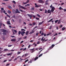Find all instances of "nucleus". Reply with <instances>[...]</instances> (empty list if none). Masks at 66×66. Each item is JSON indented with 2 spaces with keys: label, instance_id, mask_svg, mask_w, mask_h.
<instances>
[{
  "label": "nucleus",
  "instance_id": "obj_1",
  "mask_svg": "<svg viewBox=\"0 0 66 66\" xmlns=\"http://www.w3.org/2000/svg\"><path fill=\"white\" fill-rule=\"evenodd\" d=\"M19 7H20V8H21V9H24V10H26V9H27L26 8H25V7L20 5H19Z\"/></svg>",
  "mask_w": 66,
  "mask_h": 66
},
{
  "label": "nucleus",
  "instance_id": "obj_2",
  "mask_svg": "<svg viewBox=\"0 0 66 66\" xmlns=\"http://www.w3.org/2000/svg\"><path fill=\"white\" fill-rule=\"evenodd\" d=\"M55 9V8L54 7H52L51 10V12L52 13H53V12H54V11Z\"/></svg>",
  "mask_w": 66,
  "mask_h": 66
},
{
  "label": "nucleus",
  "instance_id": "obj_3",
  "mask_svg": "<svg viewBox=\"0 0 66 66\" xmlns=\"http://www.w3.org/2000/svg\"><path fill=\"white\" fill-rule=\"evenodd\" d=\"M0 32H3L6 33V30L4 29H0Z\"/></svg>",
  "mask_w": 66,
  "mask_h": 66
},
{
  "label": "nucleus",
  "instance_id": "obj_4",
  "mask_svg": "<svg viewBox=\"0 0 66 66\" xmlns=\"http://www.w3.org/2000/svg\"><path fill=\"white\" fill-rule=\"evenodd\" d=\"M27 16L29 17L30 18V19H32V15L31 14H27Z\"/></svg>",
  "mask_w": 66,
  "mask_h": 66
},
{
  "label": "nucleus",
  "instance_id": "obj_5",
  "mask_svg": "<svg viewBox=\"0 0 66 66\" xmlns=\"http://www.w3.org/2000/svg\"><path fill=\"white\" fill-rule=\"evenodd\" d=\"M54 46H55V45H54V44H52V45L50 47V49H52V48H53Z\"/></svg>",
  "mask_w": 66,
  "mask_h": 66
},
{
  "label": "nucleus",
  "instance_id": "obj_6",
  "mask_svg": "<svg viewBox=\"0 0 66 66\" xmlns=\"http://www.w3.org/2000/svg\"><path fill=\"white\" fill-rule=\"evenodd\" d=\"M38 2L39 3H44V2L43 1H42V0H39L38 1Z\"/></svg>",
  "mask_w": 66,
  "mask_h": 66
},
{
  "label": "nucleus",
  "instance_id": "obj_7",
  "mask_svg": "<svg viewBox=\"0 0 66 66\" xmlns=\"http://www.w3.org/2000/svg\"><path fill=\"white\" fill-rule=\"evenodd\" d=\"M53 19H51V20L48 21V22H51V21H52V22L53 23V22H54V21L52 20Z\"/></svg>",
  "mask_w": 66,
  "mask_h": 66
},
{
  "label": "nucleus",
  "instance_id": "obj_8",
  "mask_svg": "<svg viewBox=\"0 0 66 66\" xmlns=\"http://www.w3.org/2000/svg\"><path fill=\"white\" fill-rule=\"evenodd\" d=\"M34 32H35V31H34V30H33V29L32 31H31L30 32L29 34H32V33H33Z\"/></svg>",
  "mask_w": 66,
  "mask_h": 66
},
{
  "label": "nucleus",
  "instance_id": "obj_9",
  "mask_svg": "<svg viewBox=\"0 0 66 66\" xmlns=\"http://www.w3.org/2000/svg\"><path fill=\"white\" fill-rule=\"evenodd\" d=\"M25 33H26L25 32L23 31L21 33V35H22V36H24V35H23V34H25Z\"/></svg>",
  "mask_w": 66,
  "mask_h": 66
},
{
  "label": "nucleus",
  "instance_id": "obj_10",
  "mask_svg": "<svg viewBox=\"0 0 66 66\" xmlns=\"http://www.w3.org/2000/svg\"><path fill=\"white\" fill-rule=\"evenodd\" d=\"M7 24H9V25H11V24L10 23V21H7Z\"/></svg>",
  "mask_w": 66,
  "mask_h": 66
},
{
  "label": "nucleus",
  "instance_id": "obj_11",
  "mask_svg": "<svg viewBox=\"0 0 66 66\" xmlns=\"http://www.w3.org/2000/svg\"><path fill=\"white\" fill-rule=\"evenodd\" d=\"M44 22V21H43L42 22H40L38 24V25H41L42 24H43V23Z\"/></svg>",
  "mask_w": 66,
  "mask_h": 66
},
{
  "label": "nucleus",
  "instance_id": "obj_12",
  "mask_svg": "<svg viewBox=\"0 0 66 66\" xmlns=\"http://www.w3.org/2000/svg\"><path fill=\"white\" fill-rule=\"evenodd\" d=\"M19 57H20V56H19L17 57L16 58H15L13 60L14 61H16L17 60V59L19 58Z\"/></svg>",
  "mask_w": 66,
  "mask_h": 66
},
{
  "label": "nucleus",
  "instance_id": "obj_13",
  "mask_svg": "<svg viewBox=\"0 0 66 66\" xmlns=\"http://www.w3.org/2000/svg\"><path fill=\"white\" fill-rule=\"evenodd\" d=\"M51 11H50V9H49L48 11H47V13H50V14H51Z\"/></svg>",
  "mask_w": 66,
  "mask_h": 66
},
{
  "label": "nucleus",
  "instance_id": "obj_14",
  "mask_svg": "<svg viewBox=\"0 0 66 66\" xmlns=\"http://www.w3.org/2000/svg\"><path fill=\"white\" fill-rule=\"evenodd\" d=\"M4 51H9V50L8 49H5L4 50Z\"/></svg>",
  "mask_w": 66,
  "mask_h": 66
},
{
  "label": "nucleus",
  "instance_id": "obj_15",
  "mask_svg": "<svg viewBox=\"0 0 66 66\" xmlns=\"http://www.w3.org/2000/svg\"><path fill=\"white\" fill-rule=\"evenodd\" d=\"M38 59V57H36L35 58L34 61H36Z\"/></svg>",
  "mask_w": 66,
  "mask_h": 66
},
{
  "label": "nucleus",
  "instance_id": "obj_16",
  "mask_svg": "<svg viewBox=\"0 0 66 66\" xmlns=\"http://www.w3.org/2000/svg\"><path fill=\"white\" fill-rule=\"evenodd\" d=\"M8 7L10 9H12V7L10 5L8 6Z\"/></svg>",
  "mask_w": 66,
  "mask_h": 66
},
{
  "label": "nucleus",
  "instance_id": "obj_17",
  "mask_svg": "<svg viewBox=\"0 0 66 66\" xmlns=\"http://www.w3.org/2000/svg\"><path fill=\"white\" fill-rule=\"evenodd\" d=\"M65 29H66V28L65 27H63L62 28V31H64V30H65Z\"/></svg>",
  "mask_w": 66,
  "mask_h": 66
},
{
  "label": "nucleus",
  "instance_id": "obj_18",
  "mask_svg": "<svg viewBox=\"0 0 66 66\" xmlns=\"http://www.w3.org/2000/svg\"><path fill=\"white\" fill-rule=\"evenodd\" d=\"M28 33H29V31H27L26 32L25 34H26V35H27L28 34Z\"/></svg>",
  "mask_w": 66,
  "mask_h": 66
},
{
  "label": "nucleus",
  "instance_id": "obj_19",
  "mask_svg": "<svg viewBox=\"0 0 66 66\" xmlns=\"http://www.w3.org/2000/svg\"><path fill=\"white\" fill-rule=\"evenodd\" d=\"M42 55H43V53L39 55V56H38L39 57H40V56H42Z\"/></svg>",
  "mask_w": 66,
  "mask_h": 66
},
{
  "label": "nucleus",
  "instance_id": "obj_20",
  "mask_svg": "<svg viewBox=\"0 0 66 66\" xmlns=\"http://www.w3.org/2000/svg\"><path fill=\"white\" fill-rule=\"evenodd\" d=\"M13 54L12 53H8L7 54V55H8V56L9 55H11V54Z\"/></svg>",
  "mask_w": 66,
  "mask_h": 66
},
{
  "label": "nucleus",
  "instance_id": "obj_21",
  "mask_svg": "<svg viewBox=\"0 0 66 66\" xmlns=\"http://www.w3.org/2000/svg\"><path fill=\"white\" fill-rule=\"evenodd\" d=\"M21 31H19L18 32V34L19 35H20V34H21Z\"/></svg>",
  "mask_w": 66,
  "mask_h": 66
},
{
  "label": "nucleus",
  "instance_id": "obj_22",
  "mask_svg": "<svg viewBox=\"0 0 66 66\" xmlns=\"http://www.w3.org/2000/svg\"><path fill=\"white\" fill-rule=\"evenodd\" d=\"M15 40H16V39H11V42H13L14 41H15Z\"/></svg>",
  "mask_w": 66,
  "mask_h": 66
},
{
  "label": "nucleus",
  "instance_id": "obj_23",
  "mask_svg": "<svg viewBox=\"0 0 66 66\" xmlns=\"http://www.w3.org/2000/svg\"><path fill=\"white\" fill-rule=\"evenodd\" d=\"M21 53V52H18L17 53V54H18H18H20Z\"/></svg>",
  "mask_w": 66,
  "mask_h": 66
},
{
  "label": "nucleus",
  "instance_id": "obj_24",
  "mask_svg": "<svg viewBox=\"0 0 66 66\" xmlns=\"http://www.w3.org/2000/svg\"><path fill=\"white\" fill-rule=\"evenodd\" d=\"M8 12L9 13V14H11V11H10V10H8Z\"/></svg>",
  "mask_w": 66,
  "mask_h": 66
},
{
  "label": "nucleus",
  "instance_id": "obj_25",
  "mask_svg": "<svg viewBox=\"0 0 66 66\" xmlns=\"http://www.w3.org/2000/svg\"><path fill=\"white\" fill-rule=\"evenodd\" d=\"M38 27L37 26H36V27H35L33 29V30H35V29L36 28H37Z\"/></svg>",
  "mask_w": 66,
  "mask_h": 66
},
{
  "label": "nucleus",
  "instance_id": "obj_26",
  "mask_svg": "<svg viewBox=\"0 0 66 66\" xmlns=\"http://www.w3.org/2000/svg\"><path fill=\"white\" fill-rule=\"evenodd\" d=\"M38 34H39V32H38L36 33V35L37 36H38Z\"/></svg>",
  "mask_w": 66,
  "mask_h": 66
},
{
  "label": "nucleus",
  "instance_id": "obj_27",
  "mask_svg": "<svg viewBox=\"0 0 66 66\" xmlns=\"http://www.w3.org/2000/svg\"><path fill=\"white\" fill-rule=\"evenodd\" d=\"M28 61H29V59H27V60H26L24 62V63H26V62H28Z\"/></svg>",
  "mask_w": 66,
  "mask_h": 66
},
{
  "label": "nucleus",
  "instance_id": "obj_28",
  "mask_svg": "<svg viewBox=\"0 0 66 66\" xmlns=\"http://www.w3.org/2000/svg\"><path fill=\"white\" fill-rule=\"evenodd\" d=\"M40 7V6L38 5H37L36 6H35V7Z\"/></svg>",
  "mask_w": 66,
  "mask_h": 66
},
{
  "label": "nucleus",
  "instance_id": "obj_29",
  "mask_svg": "<svg viewBox=\"0 0 66 66\" xmlns=\"http://www.w3.org/2000/svg\"><path fill=\"white\" fill-rule=\"evenodd\" d=\"M15 13H20V12L19 11H15Z\"/></svg>",
  "mask_w": 66,
  "mask_h": 66
},
{
  "label": "nucleus",
  "instance_id": "obj_30",
  "mask_svg": "<svg viewBox=\"0 0 66 66\" xmlns=\"http://www.w3.org/2000/svg\"><path fill=\"white\" fill-rule=\"evenodd\" d=\"M61 23V20H59L58 22L57 23L58 24H59V23Z\"/></svg>",
  "mask_w": 66,
  "mask_h": 66
},
{
  "label": "nucleus",
  "instance_id": "obj_31",
  "mask_svg": "<svg viewBox=\"0 0 66 66\" xmlns=\"http://www.w3.org/2000/svg\"><path fill=\"white\" fill-rule=\"evenodd\" d=\"M58 21H59V20H56L55 21V23H56L58 22Z\"/></svg>",
  "mask_w": 66,
  "mask_h": 66
},
{
  "label": "nucleus",
  "instance_id": "obj_32",
  "mask_svg": "<svg viewBox=\"0 0 66 66\" xmlns=\"http://www.w3.org/2000/svg\"><path fill=\"white\" fill-rule=\"evenodd\" d=\"M8 17H9V18H11V16L9 15V14H7L6 15Z\"/></svg>",
  "mask_w": 66,
  "mask_h": 66
},
{
  "label": "nucleus",
  "instance_id": "obj_33",
  "mask_svg": "<svg viewBox=\"0 0 66 66\" xmlns=\"http://www.w3.org/2000/svg\"><path fill=\"white\" fill-rule=\"evenodd\" d=\"M37 16H38V17H40V15H39V14H37Z\"/></svg>",
  "mask_w": 66,
  "mask_h": 66
},
{
  "label": "nucleus",
  "instance_id": "obj_34",
  "mask_svg": "<svg viewBox=\"0 0 66 66\" xmlns=\"http://www.w3.org/2000/svg\"><path fill=\"white\" fill-rule=\"evenodd\" d=\"M21 31H26V30L23 29H21Z\"/></svg>",
  "mask_w": 66,
  "mask_h": 66
},
{
  "label": "nucleus",
  "instance_id": "obj_35",
  "mask_svg": "<svg viewBox=\"0 0 66 66\" xmlns=\"http://www.w3.org/2000/svg\"><path fill=\"white\" fill-rule=\"evenodd\" d=\"M34 9H35L34 8H33V7L31 9V11H33V10H34Z\"/></svg>",
  "mask_w": 66,
  "mask_h": 66
},
{
  "label": "nucleus",
  "instance_id": "obj_36",
  "mask_svg": "<svg viewBox=\"0 0 66 66\" xmlns=\"http://www.w3.org/2000/svg\"><path fill=\"white\" fill-rule=\"evenodd\" d=\"M19 9L20 10L19 11H20V12H23V11L22 10H21V9L19 8Z\"/></svg>",
  "mask_w": 66,
  "mask_h": 66
},
{
  "label": "nucleus",
  "instance_id": "obj_37",
  "mask_svg": "<svg viewBox=\"0 0 66 66\" xmlns=\"http://www.w3.org/2000/svg\"><path fill=\"white\" fill-rule=\"evenodd\" d=\"M32 24L33 26H35V25H36V23L35 22H34L32 23Z\"/></svg>",
  "mask_w": 66,
  "mask_h": 66
},
{
  "label": "nucleus",
  "instance_id": "obj_38",
  "mask_svg": "<svg viewBox=\"0 0 66 66\" xmlns=\"http://www.w3.org/2000/svg\"><path fill=\"white\" fill-rule=\"evenodd\" d=\"M12 45H8V47H12Z\"/></svg>",
  "mask_w": 66,
  "mask_h": 66
},
{
  "label": "nucleus",
  "instance_id": "obj_39",
  "mask_svg": "<svg viewBox=\"0 0 66 66\" xmlns=\"http://www.w3.org/2000/svg\"><path fill=\"white\" fill-rule=\"evenodd\" d=\"M62 41V40H61L59 43H57V44H59V43H60Z\"/></svg>",
  "mask_w": 66,
  "mask_h": 66
},
{
  "label": "nucleus",
  "instance_id": "obj_40",
  "mask_svg": "<svg viewBox=\"0 0 66 66\" xmlns=\"http://www.w3.org/2000/svg\"><path fill=\"white\" fill-rule=\"evenodd\" d=\"M45 13H47V10L46 9L45 10Z\"/></svg>",
  "mask_w": 66,
  "mask_h": 66
},
{
  "label": "nucleus",
  "instance_id": "obj_41",
  "mask_svg": "<svg viewBox=\"0 0 66 66\" xmlns=\"http://www.w3.org/2000/svg\"><path fill=\"white\" fill-rule=\"evenodd\" d=\"M28 63H32V61H28Z\"/></svg>",
  "mask_w": 66,
  "mask_h": 66
},
{
  "label": "nucleus",
  "instance_id": "obj_42",
  "mask_svg": "<svg viewBox=\"0 0 66 66\" xmlns=\"http://www.w3.org/2000/svg\"><path fill=\"white\" fill-rule=\"evenodd\" d=\"M14 32H15V33H17V31L16 30H14Z\"/></svg>",
  "mask_w": 66,
  "mask_h": 66
},
{
  "label": "nucleus",
  "instance_id": "obj_43",
  "mask_svg": "<svg viewBox=\"0 0 66 66\" xmlns=\"http://www.w3.org/2000/svg\"><path fill=\"white\" fill-rule=\"evenodd\" d=\"M44 32H42L41 34V35H42V36H43V35H44Z\"/></svg>",
  "mask_w": 66,
  "mask_h": 66
},
{
  "label": "nucleus",
  "instance_id": "obj_44",
  "mask_svg": "<svg viewBox=\"0 0 66 66\" xmlns=\"http://www.w3.org/2000/svg\"><path fill=\"white\" fill-rule=\"evenodd\" d=\"M26 2L27 3H29V0H27Z\"/></svg>",
  "mask_w": 66,
  "mask_h": 66
},
{
  "label": "nucleus",
  "instance_id": "obj_45",
  "mask_svg": "<svg viewBox=\"0 0 66 66\" xmlns=\"http://www.w3.org/2000/svg\"><path fill=\"white\" fill-rule=\"evenodd\" d=\"M12 2L13 3H14V4H16V2L15 1H13Z\"/></svg>",
  "mask_w": 66,
  "mask_h": 66
},
{
  "label": "nucleus",
  "instance_id": "obj_46",
  "mask_svg": "<svg viewBox=\"0 0 66 66\" xmlns=\"http://www.w3.org/2000/svg\"><path fill=\"white\" fill-rule=\"evenodd\" d=\"M30 47H31V45H30L28 46V48L29 49Z\"/></svg>",
  "mask_w": 66,
  "mask_h": 66
},
{
  "label": "nucleus",
  "instance_id": "obj_47",
  "mask_svg": "<svg viewBox=\"0 0 66 66\" xmlns=\"http://www.w3.org/2000/svg\"><path fill=\"white\" fill-rule=\"evenodd\" d=\"M36 19L37 20H39V19L38 18H36Z\"/></svg>",
  "mask_w": 66,
  "mask_h": 66
},
{
  "label": "nucleus",
  "instance_id": "obj_48",
  "mask_svg": "<svg viewBox=\"0 0 66 66\" xmlns=\"http://www.w3.org/2000/svg\"><path fill=\"white\" fill-rule=\"evenodd\" d=\"M48 4H49V3H45V5H48Z\"/></svg>",
  "mask_w": 66,
  "mask_h": 66
},
{
  "label": "nucleus",
  "instance_id": "obj_49",
  "mask_svg": "<svg viewBox=\"0 0 66 66\" xmlns=\"http://www.w3.org/2000/svg\"><path fill=\"white\" fill-rule=\"evenodd\" d=\"M59 9L60 10H61V9H63V8H62V7H60L59 8Z\"/></svg>",
  "mask_w": 66,
  "mask_h": 66
},
{
  "label": "nucleus",
  "instance_id": "obj_50",
  "mask_svg": "<svg viewBox=\"0 0 66 66\" xmlns=\"http://www.w3.org/2000/svg\"><path fill=\"white\" fill-rule=\"evenodd\" d=\"M3 35H6V33L4 32L3 33Z\"/></svg>",
  "mask_w": 66,
  "mask_h": 66
},
{
  "label": "nucleus",
  "instance_id": "obj_51",
  "mask_svg": "<svg viewBox=\"0 0 66 66\" xmlns=\"http://www.w3.org/2000/svg\"><path fill=\"white\" fill-rule=\"evenodd\" d=\"M52 7H52V4L51 6H50V7L51 8H52Z\"/></svg>",
  "mask_w": 66,
  "mask_h": 66
},
{
  "label": "nucleus",
  "instance_id": "obj_52",
  "mask_svg": "<svg viewBox=\"0 0 66 66\" xmlns=\"http://www.w3.org/2000/svg\"><path fill=\"white\" fill-rule=\"evenodd\" d=\"M49 2V1L48 0H47L45 2V3H47V2Z\"/></svg>",
  "mask_w": 66,
  "mask_h": 66
},
{
  "label": "nucleus",
  "instance_id": "obj_53",
  "mask_svg": "<svg viewBox=\"0 0 66 66\" xmlns=\"http://www.w3.org/2000/svg\"><path fill=\"white\" fill-rule=\"evenodd\" d=\"M35 51V50L32 51L31 52V53H33V52Z\"/></svg>",
  "mask_w": 66,
  "mask_h": 66
},
{
  "label": "nucleus",
  "instance_id": "obj_54",
  "mask_svg": "<svg viewBox=\"0 0 66 66\" xmlns=\"http://www.w3.org/2000/svg\"><path fill=\"white\" fill-rule=\"evenodd\" d=\"M35 49V48H34L33 49L30 50V51H31L32 50H34Z\"/></svg>",
  "mask_w": 66,
  "mask_h": 66
},
{
  "label": "nucleus",
  "instance_id": "obj_55",
  "mask_svg": "<svg viewBox=\"0 0 66 66\" xmlns=\"http://www.w3.org/2000/svg\"><path fill=\"white\" fill-rule=\"evenodd\" d=\"M27 50V48H25L23 49V51H24V50Z\"/></svg>",
  "mask_w": 66,
  "mask_h": 66
},
{
  "label": "nucleus",
  "instance_id": "obj_56",
  "mask_svg": "<svg viewBox=\"0 0 66 66\" xmlns=\"http://www.w3.org/2000/svg\"><path fill=\"white\" fill-rule=\"evenodd\" d=\"M9 65H10V64L9 63H8L6 65V66H9Z\"/></svg>",
  "mask_w": 66,
  "mask_h": 66
},
{
  "label": "nucleus",
  "instance_id": "obj_57",
  "mask_svg": "<svg viewBox=\"0 0 66 66\" xmlns=\"http://www.w3.org/2000/svg\"><path fill=\"white\" fill-rule=\"evenodd\" d=\"M12 17L13 18H15V15H14L13 16H12Z\"/></svg>",
  "mask_w": 66,
  "mask_h": 66
},
{
  "label": "nucleus",
  "instance_id": "obj_58",
  "mask_svg": "<svg viewBox=\"0 0 66 66\" xmlns=\"http://www.w3.org/2000/svg\"><path fill=\"white\" fill-rule=\"evenodd\" d=\"M40 44V42H38L37 43V44Z\"/></svg>",
  "mask_w": 66,
  "mask_h": 66
},
{
  "label": "nucleus",
  "instance_id": "obj_59",
  "mask_svg": "<svg viewBox=\"0 0 66 66\" xmlns=\"http://www.w3.org/2000/svg\"><path fill=\"white\" fill-rule=\"evenodd\" d=\"M15 10H13V11H12L13 13H15Z\"/></svg>",
  "mask_w": 66,
  "mask_h": 66
},
{
  "label": "nucleus",
  "instance_id": "obj_60",
  "mask_svg": "<svg viewBox=\"0 0 66 66\" xmlns=\"http://www.w3.org/2000/svg\"><path fill=\"white\" fill-rule=\"evenodd\" d=\"M23 4H27V3L26 2H25V3L23 2Z\"/></svg>",
  "mask_w": 66,
  "mask_h": 66
},
{
  "label": "nucleus",
  "instance_id": "obj_61",
  "mask_svg": "<svg viewBox=\"0 0 66 66\" xmlns=\"http://www.w3.org/2000/svg\"><path fill=\"white\" fill-rule=\"evenodd\" d=\"M23 43V41H21L20 43L21 44H22V43Z\"/></svg>",
  "mask_w": 66,
  "mask_h": 66
},
{
  "label": "nucleus",
  "instance_id": "obj_62",
  "mask_svg": "<svg viewBox=\"0 0 66 66\" xmlns=\"http://www.w3.org/2000/svg\"><path fill=\"white\" fill-rule=\"evenodd\" d=\"M1 10H2V11H3V10H4V9L3 8H1Z\"/></svg>",
  "mask_w": 66,
  "mask_h": 66
},
{
  "label": "nucleus",
  "instance_id": "obj_63",
  "mask_svg": "<svg viewBox=\"0 0 66 66\" xmlns=\"http://www.w3.org/2000/svg\"><path fill=\"white\" fill-rule=\"evenodd\" d=\"M22 38H19L18 40V41H20V39H21Z\"/></svg>",
  "mask_w": 66,
  "mask_h": 66
},
{
  "label": "nucleus",
  "instance_id": "obj_64",
  "mask_svg": "<svg viewBox=\"0 0 66 66\" xmlns=\"http://www.w3.org/2000/svg\"><path fill=\"white\" fill-rule=\"evenodd\" d=\"M9 27L10 28H12V27L11 26V25H10L9 26Z\"/></svg>",
  "mask_w": 66,
  "mask_h": 66
}]
</instances>
